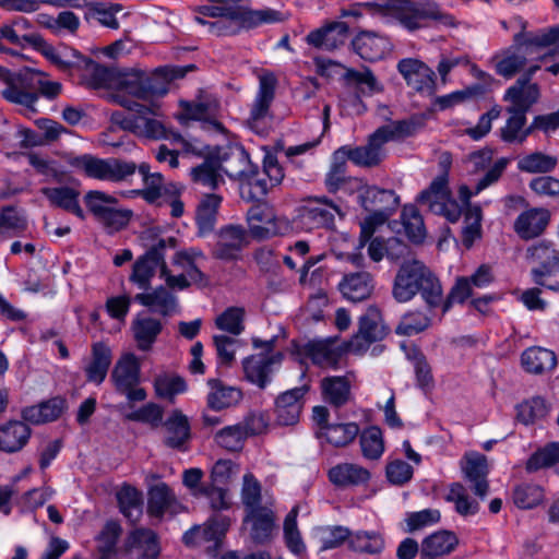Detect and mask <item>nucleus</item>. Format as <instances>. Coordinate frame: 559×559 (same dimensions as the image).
Instances as JSON below:
<instances>
[{
	"instance_id": "1",
	"label": "nucleus",
	"mask_w": 559,
	"mask_h": 559,
	"mask_svg": "<svg viewBox=\"0 0 559 559\" xmlns=\"http://www.w3.org/2000/svg\"><path fill=\"white\" fill-rule=\"evenodd\" d=\"M419 295L427 310L433 311L442 304V284L424 262L413 259L399 267L392 286L393 298L401 304Z\"/></svg>"
},
{
	"instance_id": "2",
	"label": "nucleus",
	"mask_w": 559,
	"mask_h": 559,
	"mask_svg": "<svg viewBox=\"0 0 559 559\" xmlns=\"http://www.w3.org/2000/svg\"><path fill=\"white\" fill-rule=\"evenodd\" d=\"M193 19L197 23L206 26L209 34L217 37L236 36L242 31L284 21L283 13L277 10L271 8L253 10L246 5H231L217 20H206L201 16Z\"/></svg>"
},
{
	"instance_id": "3",
	"label": "nucleus",
	"mask_w": 559,
	"mask_h": 559,
	"mask_svg": "<svg viewBox=\"0 0 559 559\" xmlns=\"http://www.w3.org/2000/svg\"><path fill=\"white\" fill-rule=\"evenodd\" d=\"M195 66L190 64L187 67H160L152 74H147L141 70H131L123 73L118 79L119 93L114 95H127L138 99L147 100L154 96H164L168 92L167 84L174 80L183 78L188 71L194 70Z\"/></svg>"
},
{
	"instance_id": "4",
	"label": "nucleus",
	"mask_w": 559,
	"mask_h": 559,
	"mask_svg": "<svg viewBox=\"0 0 559 559\" xmlns=\"http://www.w3.org/2000/svg\"><path fill=\"white\" fill-rule=\"evenodd\" d=\"M84 203L94 219L110 235L124 229L133 217L132 210L120 206L115 197L103 191H88Z\"/></svg>"
},
{
	"instance_id": "5",
	"label": "nucleus",
	"mask_w": 559,
	"mask_h": 559,
	"mask_svg": "<svg viewBox=\"0 0 559 559\" xmlns=\"http://www.w3.org/2000/svg\"><path fill=\"white\" fill-rule=\"evenodd\" d=\"M526 260L533 264L531 278L534 284L559 292V250L547 240H540L526 249Z\"/></svg>"
},
{
	"instance_id": "6",
	"label": "nucleus",
	"mask_w": 559,
	"mask_h": 559,
	"mask_svg": "<svg viewBox=\"0 0 559 559\" xmlns=\"http://www.w3.org/2000/svg\"><path fill=\"white\" fill-rule=\"evenodd\" d=\"M68 164L85 176L112 182L126 180L136 171V164L119 158H98L91 154L70 156Z\"/></svg>"
},
{
	"instance_id": "7",
	"label": "nucleus",
	"mask_w": 559,
	"mask_h": 559,
	"mask_svg": "<svg viewBox=\"0 0 559 559\" xmlns=\"http://www.w3.org/2000/svg\"><path fill=\"white\" fill-rule=\"evenodd\" d=\"M0 80L5 84L1 91L5 100L34 110L38 100V94H36V86H39L37 70L23 68L19 71H11L0 67Z\"/></svg>"
},
{
	"instance_id": "8",
	"label": "nucleus",
	"mask_w": 559,
	"mask_h": 559,
	"mask_svg": "<svg viewBox=\"0 0 559 559\" xmlns=\"http://www.w3.org/2000/svg\"><path fill=\"white\" fill-rule=\"evenodd\" d=\"M335 215L343 216L341 207L326 197H309L297 209V221L307 229H334Z\"/></svg>"
},
{
	"instance_id": "9",
	"label": "nucleus",
	"mask_w": 559,
	"mask_h": 559,
	"mask_svg": "<svg viewBox=\"0 0 559 559\" xmlns=\"http://www.w3.org/2000/svg\"><path fill=\"white\" fill-rule=\"evenodd\" d=\"M110 379L116 392L127 397L129 402H142L147 394L140 388L141 368L133 354L123 355L115 365Z\"/></svg>"
},
{
	"instance_id": "10",
	"label": "nucleus",
	"mask_w": 559,
	"mask_h": 559,
	"mask_svg": "<svg viewBox=\"0 0 559 559\" xmlns=\"http://www.w3.org/2000/svg\"><path fill=\"white\" fill-rule=\"evenodd\" d=\"M116 103L127 108L128 110L134 111L139 115L141 128L138 129V134L155 140L168 139L171 136L175 142L182 144L185 151L194 152L192 145L187 140H185L179 133L169 134L165 126L160 121L156 119L146 118V115L148 114L154 116L157 115V105L153 104L152 106H146L133 99H127L124 96L120 95L116 96Z\"/></svg>"
},
{
	"instance_id": "11",
	"label": "nucleus",
	"mask_w": 559,
	"mask_h": 559,
	"mask_svg": "<svg viewBox=\"0 0 559 559\" xmlns=\"http://www.w3.org/2000/svg\"><path fill=\"white\" fill-rule=\"evenodd\" d=\"M248 246L247 228L238 224H227L216 231L215 242L211 247V255L224 262L238 261Z\"/></svg>"
},
{
	"instance_id": "12",
	"label": "nucleus",
	"mask_w": 559,
	"mask_h": 559,
	"mask_svg": "<svg viewBox=\"0 0 559 559\" xmlns=\"http://www.w3.org/2000/svg\"><path fill=\"white\" fill-rule=\"evenodd\" d=\"M513 43L512 46L491 58L496 73L507 80L512 79L525 68L528 50L535 47L528 43V33L524 31L513 36Z\"/></svg>"
},
{
	"instance_id": "13",
	"label": "nucleus",
	"mask_w": 559,
	"mask_h": 559,
	"mask_svg": "<svg viewBox=\"0 0 559 559\" xmlns=\"http://www.w3.org/2000/svg\"><path fill=\"white\" fill-rule=\"evenodd\" d=\"M177 239L168 237L159 239L151 249L142 257H140L133 264L130 281L139 286V288L146 290L150 287L151 280L155 275L156 269L165 263L164 251L166 248H176Z\"/></svg>"
},
{
	"instance_id": "14",
	"label": "nucleus",
	"mask_w": 559,
	"mask_h": 559,
	"mask_svg": "<svg viewBox=\"0 0 559 559\" xmlns=\"http://www.w3.org/2000/svg\"><path fill=\"white\" fill-rule=\"evenodd\" d=\"M283 359L284 355L281 352L272 355L254 354L246 357L242 360L245 379L259 389H265L272 381L274 367H278Z\"/></svg>"
},
{
	"instance_id": "15",
	"label": "nucleus",
	"mask_w": 559,
	"mask_h": 559,
	"mask_svg": "<svg viewBox=\"0 0 559 559\" xmlns=\"http://www.w3.org/2000/svg\"><path fill=\"white\" fill-rule=\"evenodd\" d=\"M299 356L323 369H336L343 356V349L333 338L312 340L296 349Z\"/></svg>"
},
{
	"instance_id": "16",
	"label": "nucleus",
	"mask_w": 559,
	"mask_h": 559,
	"mask_svg": "<svg viewBox=\"0 0 559 559\" xmlns=\"http://www.w3.org/2000/svg\"><path fill=\"white\" fill-rule=\"evenodd\" d=\"M182 511L183 506L166 483H158L148 488L146 507L148 516L160 522L166 515L174 518Z\"/></svg>"
},
{
	"instance_id": "17",
	"label": "nucleus",
	"mask_w": 559,
	"mask_h": 559,
	"mask_svg": "<svg viewBox=\"0 0 559 559\" xmlns=\"http://www.w3.org/2000/svg\"><path fill=\"white\" fill-rule=\"evenodd\" d=\"M386 335L381 316L377 309H369L359 319V329L348 343V349L355 354H361L374 342L381 341Z\"/></svg>"
},
{
	"instance_id": "18",
	"label": "nucleus",
	"mask_w": 559,
	"mask_h": 559,
	"mask_svg": "<svg viewBox=\"0 0 559 559\" xmlns=\"http://www.w3.org/2000/svg\"><path fill=\"white\" fill-rule=\"evenodd\" d=\"M309 390V384H302L287 390L276 397L274 413L278 425L294 426L299 421L305 406V396Z\"/></svg>"
},
{
	"instance_id": "19",
	"label": "nucleus",
	"mask_w": 559,
	"mask_h": 559,
	"mask_svg": "<svg viewBox=\"0 0 559 559\" xmlns=\"http://www.w3.org/2000/svg\"><path fill=\"white\" fill-rule=\"evenodd\" d=\"M397 71L406 84L419 93L431 95L436 91V73L418 59L405 58L397 62Z\"/></svg>"
},
{
	"instance_id": "20",
	"label": "nucleus",
	"mask_w": 559,
	"mask_h": 559,
	"mask_svg": "<svg viewBox=\"0 0 559 559\" xmlns=\"http://www.w3.org/2000/svg\"><path fill=\"white\" fill-rule=\"evenodd\" d=\"M276 79L272 74L261 75L259 91L251 106L248 124L258 131L263 127L266 118H271L270 107L275 97Z\"/></svg>"
},
{
	"instance_id": "21",
	"label": "nucleus",
	"mask_w": 559,
	"mask_h": 559,
	"mask_svg": "<svg viewBox=\"0 0 559 559\" xmlns=\"http://www.w3.org/2000/svg\"><path fill=\"white\" fill-rule=\"evenodd\" d=\"M348 36V24L342 21H333L311 31L306 36V41L317 49L332 51L344 46Z\"/></svg>"
},
{
	"instance_id": "22",
	"label": "nucleus",
	"mask_w": 559,
	"mask_h": 559,
	"mask_svg": "<svg viewBox=\"0 0 559 559\" xmlns=\"http://www.w3.org/2000/svg\"><path fill=\"white\" fill-rule=\"evenodd\" d=\"M213 155L217 160L221 171L231 179L242 181L253 166L249 154L241 145L218 148Z\"/></svg>"
},
{
	"instance_id": "23",
	"label": "nucleus",
	"mask_w": 559,
	"mask_h": 559,
	"mask_svg": "<svg viewBox=\"0 0 559 559\" xmlns=\"http://www.w3.org/2000/svg\"><path fill=\"white\" fill-rule=\"evenodd\" d=\"M124 547L135 559H158L162 551L159 536L147 527L132 530L128 534Z\"/></svg>"
},
{
	"instance_id": "24",
	"label": "nucleus",
	"mask_w": 559,
	"mask_h": 559,
	"mask_svg": "<svg viewBox=\"0 0 559 559\" xmlns=\"http://www.w3.org/2000/svg\"><path fill=\"white\" fill-rule=\"evenodd\" d=\"M350 45L361 59L370 62L381 60L392 48L389 37L371 31L358 33Z\"/></svg>"
},
{
	"instance_id": "25",
	"label": "nucleus",
	"mask_w": 559,
	"mask_h": 559,
	"mask_svg": "<svg viewBox=\"0 0 559 559\" xmlns=\"http://www.w3.org/2000/svg\"><path fill=\"white\" fill-rule=\"evenodd\" d=\"M275 513L267 507L248 510L243 522L250 525L249 534L254 544L270 543L276 532Z\"/></svg>"
},
{
	"instance_id": "26",
	"label": "nucleus",
	"mask_w": 559,
	"mask_h": 559,
	"mask_svg": "<svg viewBox=\"0 0 559 559\" xmlns=\"http://www.w3.org/2000/svg\"><path fill=\"white\" fill-rule=\"evenodd\" d=\"M165 428L164 445L178 451H187L191 439V427L188 417L179 409H174L163 423Z\"/></svg>"
},
{
	"instance_id": "27",
	"label": "nucleus",
	"mask_w": 559,
	"mask_h": 559,
	"mask_svg": "<svg viewBox=\"0 0 559 559\" xmlns=\"http://www.w3.org/2000/svg\"><path fill=\"white\" fill-rule=\"evenodd\" d=\"M180 105L182 112L177 118L181 124H187L189 120H200L204 128H212L221 133L225 132V127L214 119L218 108L217 100L181 102Z\"/></svg>"
},
{
	"instance_id": "28",
	"label": "nucleus",
	"mask_w": 559,
	"mask_h": 559,
	"mask_svg": "<svg viewBox=\"0 0 559 559\" xmlns=\"http://www.w3.org/2000/svg\"><path fill=\"white\" fill-rule=\"evenodd\" d=\"M462 471L465 478L473 485L474 493L479 498H485L489 490L486 456L476 452L466 453L462 462Z\"/></svg>"
},
{
	"instance_id": "29",
	"label": "nucleus",
	"mask_w": 559,
	"mask_h": 559,
	"mask_svg": "<svg viewBox=\"0 0 559 559\" xmlns=\"http://www.w3.org/2000/svg\"><path fill=\"white\" fill-rule=\"evenodd\" d=\"M550 222V212L544 207H534L521 213L514 222V231L523 240L540 236Z\"/></svg>"
},
{
	"instance_id": "30",
	"label": "nucleus",
	"mask_w": 559,
	"mask_h": 559,
	"mask_svg": "<svg viewBox=\"0 0 559 559\" xmlns=\"http://www.w3.org/2000/svg\"><path fill=\"white\" fill-rule=\"evenodd\" d=\"M322 399L335 409L348 404L352 399V384L347 377L329 376L320 381Z\"/></svg>"
},
{
	"instance_id": "31",
	"label": "nucleus",
	"mask_w": 559,
	"mask_h": 559,
	"mask_svg": "<svg viewBox=\"0 0 559 559\" xmlns=\"http://www.w3.org/2000/svg\"><path fill=\"white\" fill-rule=\"evenodd\" d=\"M207 385L210 392L206 396V405L212 411L221 412L236 406L243 397L239 388L227 385L219 379H209Z\"/></svg>"
},
{
	"instance_id": "32",
	"label": "nucleus",
	"mask_w": 559,
	"mask_h": 559,
	"mask_svg": "<svg viewBox=\"0 0 559 559\" xmlns=\"http://www.w3.org/2000/svg\"><path fill=\"white\" fill-rule=\"evenodd\" d=\"M384 143L376 131L369 136L368 143L362 146H344L348 160L360 167H376L384 158Z\"/></svg>"
},
{
	"instance_id": "33",
	"label": "nucleus",
	"mask_w": 559,
	"mask_h": 559,
	"mask_svg": "<svg viewBox=\"0 0 559 559\" xmlns=\"http://www.w3.org/2000/svg\"><path fill=\"white\" fill-rule=\"evenodd\" d=\"M459 545L457 536L450 531L435 532L421 540L420 559H437L454 551Z\"/></svg>"
},
{
	"instance_id": "34",
	"label": "nucleus",
	"mask_w": 559,
	"mask_h": 559,
	"mask_svg": "<svg viewBox=\"0 0 559 559\" xmlns=\"http://www.w3.org/2000/svg\"><path fill=\"white\" fill-rule=\"evenodd\" d=\"M338 287L347 300L359 302L371 296L374 283L369 272L360 271L346 274Z\"/></svg>"
},
{
	"instance_id": "35",
	"label": "nucleus",
	"mask_w": 559,
	"mask_h": 559,
	"mask_svg": "<svg viewBox=\"0 0 559 559\" xmlns=\"http://www.w3.org/2000/svg\"><path fill=\"white\" fill-rule=\"evenodd\" d=\"M358 203L365 211H396L400 198L393 190L367 186L361 195H357Z\"/></svg>"
},
{
	"instance_id": "36",
	"label": "nucleus",
	"mask_w": 559,
	"mask_h": 559,
	"mask_svg": "<svg viewBox=\"0 0 559 559\" xmlns=\"http://www.w3.org/2000/svg\"><path fill=\"white\" fill-rule=\"evenodd\" d=\"M222 201L223 198L216 193L202 195L195 211L198 236L205 237L214 230Z\"/></svg>"
},
{
	"instance_id": "37",
	"label": "nucleus",
	"mask_w": 559,
	"mask_h": 559,
	"mask_svg": "<svg viewBox=\"0 0 559 559\" xmlns=\"http://www.w3.org/2000/svg\"><path fill=\"white\" fill-rule=\"evenodd\" d=\"M31 428L21 420H9L0 426V451L15 453L21 451L31 438Z\"/></svg>"
},
{
	"instance_id": "38",
	"label": "nucleus",
	"mask_w": 559,
	"mask_h": 559,
	"mask_svg": "<svg viewBox=\"0 0 559 559\" xmlns=\"http://www.w3.org/2000/svg\"><path fill=\"white\" fill-rule=\"evenodd\" d=\"M91 361L84 368L86 381L100 384L107 377L112 361V354L109 346L103 342H96L92 345Z\"/></svg>"
},
{
	"instance_id": "39",
	"label": "nucleus",
	"mask_w": 559,
	"mask_h": 559,
	"mask_svg": "<svg viewBox=\"0 0 559 559\" xmlns=\"http://www.w3.org/2000/svg\"><path fill=\"white\" fill-rule=\"evenodd\" d=\"M451 190L447 175L437 176L429 187L423 190L417 197V202L425 205L429 211L441 212L444 209V202L450 201Z\"/></svg>"
},
{
	"instance_id": "40",
	"label": "nucleus",
	"mask_w": 559,
	"mask_h": 559,
	"mask_svg": "<svg viewBox=\"0 0 559 559\" xmlns=\"http://www.w3.org/2000/svg\"><path fill=\"white\" fill-rule=\"evenodd\" d=\"M538 97L539 90L537 84H524L516 81L506 91L503 100L511 103L506 109H515L516 112L526 115Z\"/></svg>"
},
{
	"instance_id": "41",
	"label": "nucleus",
	"mask_w": 559,
	"mask_h": 559,
	"mask_svg": "<svg viewBox=\"0 0 559 559\" xmlns=\"http://www.w3.org/2000/svg\"><path fill=\"white\" fill-rule=\"evenodd\" d=\"M41 193L47 198L51 205L60 207L69 213L84 219L85 214L80 206V192L71 187L43 188Z\"/></svg>"
},
{
	"instance_id": "42",
	"label": "nucleus",
	"mask_w": 559,
	"mask_h": 559,
	"mask_svg": "<svg viewBox=\"0 0 559 559\" xmlns=\"http://www.w3.org/2000/svg\"><path fill=\"white\" fill-rule=\"evenodd\" d=\"M343 80L348 86L355 88V93L358 97L372 96L383 91L382 84L369 68H365L364 71L345 68Z\"/></svg>"
},
{
	"instance_id": "43",
	"label": "nucleus",
	"mask_w": 559,
	"mask_h": 559,
	"mask_svg": "<svg viewBox=\"0 0 559 559\" xmlns=\"http://www.w3.org/2000/svg\"><path fill=\"white\" fill-rule=\"evenodd\" d=\"M521 362L527 372L542 374L551 371L556 367L557 357L550 349L533 346L522 353Z\"/></svg>"
},
{
	"instance_id": "44",
	"label": "nucleus",
	"mask_w": 559,
	"mask_h": 559,
	"mask_svg": "<svg viewBox=\"0 0 559 559\" xmlns=\"http://www.w3.org/2000/svg\"><path fill=\"white\" fill-rule=\"evenodd\" d=\"M120 512L131 523L136 524L143 514V493L135 487L124 484L117 491Z\"/></svg>"
},
{
	"instance_id": "45",
	"label": "nucleus",
	"mask_w": 559,
	"mask_h": 559,
	"mask_svg": "<svg viewBox=\"0 0 559 559\" xmlns=\"http://www.w3.org/2000/svg\"><path fill=\"white\" fill-rule=\"evenodd\" d=\"M329 479L332 484L340 487L358 486L366 484L370 479V473L360 465L342 463L329 471Z\"/></svg>"
},
{
	"instance_id": "46",
	"label": "nucleus",
	"mask_w": 559,
	"mask_h": 559,
	"mask_svg": "<svg viewBox=\"0 0 559 559\" xmlns=\"http://www.w3.org/2000/svg\"><path fill=\"white\" fill-rule=\"evenodd\" d=\"M134 300L153 312L162 316L171 314L177 307V298L167 288L159 286L152 293H142L134 296Z\"/></svg>"
},
{
	"instance_id": "47",
	"label": "nucleus",
	"mask_w": 559,
	"mask_h": 559,
	"mask_svg": "<svg viewBox=\"0 0 559 559\" xmlns=\"http://www.w3.org/2000/svg\"><path fill=\"white\" fill-rule=\"evenodd\" d=\"M190 176L195 185L210 190H215L225 182L217 160L212 153L200 165L191 169Z\"/></svg>"
},
{
	"instance_id": "48",
	"label": "nucleus",
	"mask_w": 559,
	"mask_h": 559,
	"mask_svg": "<svg viewBox=\"0 0 559 559\" xmlns=\"http://www.w3.org/2000/svg\"><path fill=\"white\" fill-rule=\"evenodd\" d=\"M163 330L159 320L139 316L132 322L133 336L140 350H150Z\"/></svg>"
},
{
	"instance_id": "49",
	"label": "nucleus",
	"mask_w": 559,
	"mask_h": 559,
	"mask_svg": "<svg viewBox=\"0 0 559 559\" xmlns=\"http://www.w3.org/2000/svg\"><path fill=\"white\" fill-rule=\"evenodd\" d=\"M271 188L273 186H271L269 179L263 176V173L260 174L258 167L253 165L248 176L242 180L241 195L249 201H259L267 194Z\"/></svg>"
},
{
	"instance_id": "50",
	"label": "nucleus",
	"mask_w": 559,
	"mask_h": 559,
	"mask_svg": "<svg viewBox=\"0 0 559 559\" xmlns=\"http://www.w3.org/2000/svg\"><path fill=\"white\" fill-rule=\"evenodd\" d=\"M154 390L158 397L173 402L177 394L186 392L187 383L178 374L163 373L154 379Z\"/></svg>"
},
{
	"instance_id": "51",
	"label": "nucleus",
	"mask_w": 559,
	"mask_h": 559,
	"mask_svg": "<svg viewBox=\"0 0 559 559\" xmlns=\"http://www.w3.org/2000/svg\"><path fill=\"white\" fill-rule=\"evenodd\" d=\"M402 221L408 239L414 243H421L426 237V228L418 209L415 205H405Z\"/></svg>"
},
{
	"instance_id": "52",
	"label": "nucleus",
	"mask_w": 559,
	"mask_h": 559,
	"mask_svg": "<svg viewBox=\"0 0 559 559\" xmlns=\"http://www.w3.org/2000/svg\"><path fill=\"white\" fill-rule=\"evenodd\" d=\"M297 507L293 508L284 520V539L286 547L296 556L306 554V545L297 526Z\"/></svg>"
},
{
	"instance_id": "53",
	"label": "nucleus",
	"mask_w": 559,
	"mask_h": 559,
	"mask_svg": "<svg viewBox=\"0 0 559 559\" xmlns=\"http://www.w3.org/2000/svg\"><path fill=\"white\" fill-rule=\"evenodd\" d=\"M349 548L369 555L380 554L384 548V539L378 532L359 531L349 538Z\"/></svg>"
},
{
	"instance_id": "54",
	"label": "nucleus",
	"mask_w": 559,
	"mask_h": 559,
	"mask_svg": "<svg viewBox=\"0 0 559 559\" xmlns=\"http://www.w3.org/2000/svg\"><path fill=\"white\" fill-rule=\"evenodd\" d=\"M360 433L356 423L332 424L322 432L326 441L336 448H343L352 443Z\"/></svg>"
},
{
	"instance_id": "55",
	"label": "nucleus",
	"mask_w": 559,
	"mask_h": 559,
	"mask_svg": "<svg viewBox=\"0 0 559 559\" xmlns=\"http://www.w3.org/2000/svg\"><path fill=\"white\" fill-rule=\"evenodd\" d=\"M246 311L241 307H228L215 319V326L231 335H240L245 331Z\"/></svg>"
},
{
	"instance_id": "56",
	"label": "nucleus",
	"mask_w": 559,
	"mask_h": 559,
	"mask_svg": "<svg viewBox=\"0 0 559 559\" xmlns=\"http://www.w3.org/2000/svg\"><path fill=\"white\" fill-rule=\"evenodd\" d=\"M559 462V442H549L535 451L526 462V471L532 473L554 466Z\"/></svg>"
},
{
	"instance_id": "57",
	"label": "nucleus",
	"mask_w": 559,
	"mask_h": 559,
	"mask_svg": "<svg viewBox=\"0 0 559 559\" xmlns=\"http://www.w3.org/2000/svg\"><path fill=\"white\" fill-rule=\"evenodd\" d=\"M445 500L455 504V511L461 515H473L478 512L479 503L468 497L466 488L460 483H453Z\"/></svg>"
},
{
	"instance_id": "58",
	"label": "nucleus",
	"mask_w": 559,
	"mask_h": 559,
	"mask_svg": "<svg viewBox=\"0 0 559 559\" xmlns=\"http://www.w3.org/2000/svg\"><path fill=\"white\" fill-rule=\"evenodd\" d=\"M360 448L364 457L378 460L384 451V442L380 428L372 426L360 433Z\"/></svg>"
},
{
	"instance_id": "59",
	"label": "nucleus",
	"mask_w": 559,
	"mask_h": 559,
	"mask_svg": "<svg viewBox=\"0 0 559 559\" xmlns=\"http://www.w3.org/2000/svg\"><path fill=\"white\" fill-rule=\"evenodd\" d=\"M430 317L420 311L406 312L399 322L395 332L399 335L412 336L425 331L430 325Z\"/></svg>"
},
{
	"instance_id": "60",
	"label": "nucleus",
	"mask_w": 559,
	"mask_h": 559,
	"mask_svg": "<svg viewBox=\"0 0 559 559\" xmlns=\"http://www.w3.org/2000/svg\"><path fill=\"white\" fill-rule=\"evenodd\" d=\"M512 499L520 509H532L544 499V489L535 484H520L513 489Z\"/></svg>"
},
{
	"instance_id": "61",
	"label": "nucleus",
	"mask_w": 559,
	"mask_h": 559,
	"mask_svg": "<svg viewBox=\"0 0 559 559\" xmlns=\"http://www.w3.org/2000/svg\"><path fill=\"white\" fill-rule=\"evenodd\" d=\"M557 158L542 152H534L518 162V168L528 174L549 173L555 169Z\"/></svg>"
},
{
	"instance_id": "62",
	"label": "nucleus",
	"mask_w": 559,
	"mask_h": 559,
	"mask_svg": "<svg viewBox=\"0 0 559 559\" xmlns=\"http://www.w3.org/2000/svg\"><path fill=\"white\" fill-rule=\"evenodd\" d=\"M38 50L46 59L55 64L61 71H70L74 66L79 64L75 60L61 57V50H57L52 45L48 44L43 36L36 34L32 46Z\"/></svg>"
},
{
	"instance_id": "63",
	"label": "nucleus",
	"mask_w": 559,
	"mask_h": 559,
	"mask_svg": "<svg viewBox=\"0 0 559 559\" xmlns=\"http://www.w3.org/2000/svg\"><path fill=\"white\" fill-rule=\"evenodd\" d=\"M27 228V223L12 206H5L0 212V236L3 238L19 235Z\"/></svg>"
},
{
	"instance_id": "64",
	"label": "nucleus",
	"mask_w": 559,
	"mask_h": 559,
	"mask_svg": "<svg viewBox=\"0 0 559 559\" xmlns=\"http://www.w3.org/2000/svg\"><path fill=\"white\" fill-rule=\"evenodd\" d=\"M121 533V527L117 522H108L98 537V551L100 559H111L116 554V546Z\"/></svg>"
}]
</instances>
